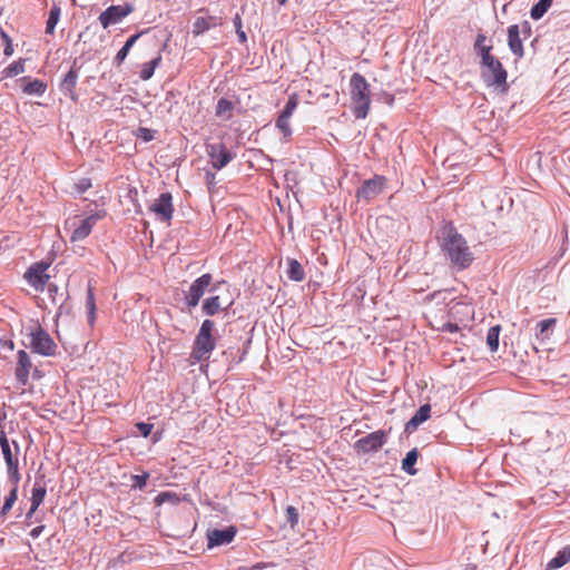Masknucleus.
Segmentation results:
<instances>
[{
	"mask_svg": "<svg viewBox=\"0 0 570 570\" xmlns=\"http://www.w3.org/2000/svg\"><path fill=\"white\" fill-rule=\"evenodd\" d=\"M134 11V7L129 3L124 6H110L99 14V22L104 29L111 24H116Z\"/></svg>",
	"mask_w": 570,
	"mask_h": 570,
	"instance_id": "nucleus-12",
	"label": "nucleus"
},
{
	"mask_svg": "<svg viewBox=\"0 0 570 570\" xmlns=\"http://www.w3.org/2000/svg\"><path fill=\"white\" fill-rule=\"evenodd\" d=\"M236 530L233 527L223 530H212L207 533L208 547L227 544L235 538Z\"/></svg>",
	"mask_w": 570,
	"mask_h": 570,
	"instance_id": "nucleus-17",
	"label": "nucleus"
},
{
	"mask_svg": "<svg viewBox=\"0 0 570 570\" xmlns=\"http://www.w3.org/2000/svg\"><path fill=\"white\" fill-rule=\"evenodd\" d=\"M419 458L417 449H413L406 453L405 458L402 460V469L410 475L416 474V469L414 468Z\"/></svg>",
	"mask_w": 570,
	"mask_h": 570,
	"instance_id": "nucleus-27",
	"label": "nucleus"
},
{
	"mask_svg": "<svg viewBox=\"0 0 570 570\" xmlns=\"http://www.w3.org/2000/svg\"><path fill=\"white\" fill-rule=\"evenodd\" d=\"M206 179H207V183H208V184H212V183H214L215 175H214V174H210V173H207V174H206Z\"/></svg>",
	"mask_w": 570,
	"mask_h": 570,
	"instance_id": "nucleus-50",
	"label": "nucleus"
},
{
	"mask_svg": "<svg viewBox=\"0 0 570 570\" xmlns=\"http://www.w3.org/2000/svg\"><path fill=\"white\" fill-rule=\"evenodd\" d=\"M32 367L30 355L24 350H19L17 353L14 376L21 385H26L28 383Z\"/></svg>",
	"mask_w": 570,
	"mask_h": 570,
	"instance_id": "nucleus-15",
	"label": "nucleus"
},
{
	"mask_svg": "<svg viewBox=\"0 0 570 570\" xmlns=\"http://www.w3.org/2000/svg\"><path fill=\"white\" fill-rule=\"evenodd\" d=\"M0 37L4 45L7 41H12L9 35L3 29H0Z\"/></svg>",
	"mask_w": 570,
	"mask_h": 570,
	"instance_id": "nucleus-48",
	"label": "nucleus"
},
{
	"mask_svg": "<svg viewBox=\"0 0 570 570\" xmlns=\"http://www.w3.org/2000/svg\"><path fill=\"white\" fill-rule=\"evenodd\" d=\"M78 80V72L76 69H70L69 72L65 76L61 82V90L65 94H68L72 100L77 99L75 88Z\"/></svg>",
	"mask_w": 570,
	"mask_h": 570,
	"instance_id": "nucleus-22",
	"label": "nucleus"
},
{
	"mask_svg": "<svg viewBox=\"0 0 570 570\" xmlns=\"http://www.w3.org/2000/svg\"><path fill=\"white\" fill-rule=\"evenodd\" d=\"M215 330V322L205 320L202 323L198 334L194 341L191 356L195 361L202 362L209 358L212 352L216 346V340L213 336Z\"/></svg>",
	"mask_w": 570,
	"mask_h": 570,
	"instance_id": "nucleus-4",
	"label": "nucleus"
},
{
	"mask_svg": "<svg viewBox=\"0 0 570 570\" xmlns=\"http://www.w3.org/2000/svg\"><path fill=\"white\" fill-rule=\"evenodd\" d=\"M45 530V525H38L36 528H33L31 531H30V535L33 538V539H37L41 533L42 531Z\"/></svg>",
	"mask_w": 570,
	"mask_h": 570,
	"instance_id": "nucleus-47",
	"label": "nucleus"
},
{
	"mask_svg": "<svg viewBox=\"0 0 570 570\" xmlns=\"http://www.w3.org/2000/svg\"><path fill=\"white\" fill-rule=\"evenodd\" d=\"M206 153L213 168L219 170L230 163L235 154L229 151L222 142L207 144Z\"/></svg>",
	"mask_w": 570,
	"mask_h": 570,
	"instance_id": "nucleus-8",
	"label": "nucleus"
},
{
	"mask_svg": "<svg viewBox=\"0 0 570 570\" xmlns=\"http://www.w3.org/2000/svg\"><path fill=\"white\" fill-rule=\"evenodd\" d=\"M234 26H235L239 42L245 43L247 41V36L243 31L242 18L238 13L234 17Z\"/></svg>",
	"mask_w": 570,
	"mask_h": 570,
	"instance_id": "nucleus-40",
	"label": "nucleus"
},
{
	"mask_svg": "<svg viewBox=\"0 0 570 570\" xmlns=\"http://www.w3.org/2000/svg\"><path fill=\"white\" fill-rule=\"evenodd\" d=\"M149 479V473L145 472L140 475H132L131 480L134 481L132 487L142 490L146 487L147 480Z\"/></svg>",
	"mask_w": 570,
	"mask_h": 570,
	"instance_id": "nucleus-42",
	"label": "nucleus"
},
{
	"mask_svg": "<svg viewBox=\"0 0 570 570\" xmlns=\"http://www.w3.org/2000/svg\"><path fill=\"white\" fill-rule=\"evenodd\" d=\"M277 1H278V3H279L281 6H284V4L287 2V0H277Z\"/></svg>",
	"mask_w": 570,
	"mask_h": 570,
	"instance_id": "nucleus-52",
	"label": "nucleus"
},
{
	"mask_svg": "<svg viewBox=\"0 0 570 570\" xmlns=\"http://www.w3.org/2000/svg\"><path fill=\"white\" fill-rule=\"evenodd\" d=\"M145 31H141V32H137L135 35H132L127 41L126 43L124 45V47L117 52L116 57H115V60L118 65H120L127 57L129 50L131 49V47L135 45V42L139 39V37L144 33Z\"/></svg>",
	"mask_w": 570,
	"mask_h": 570,
	"instance_id": "nucleus-30",
	"label": "nucleus"
},
{
	"mask_svg": "<svg viewBox=\"0 0 570 570\" xmlns=\"http://www.w3.org/2000/svg\"><path fill=\"white\" fill-rule=\"evenodd\" d=\"M99 218H100V216L96 214V215L88 216L83 219H79L78 223L73 222L72 223L73 230L71 233L70 240L72 243H75V242H80V240L85 239L86 237H88Z\"/></svg>",
	"mask_w": 570,
	"mask_h": 570,
	"instance_id": "nucleus-16",
	"label": "nucleus"
},
{
	"mask_svg": "<svg viewBox=\"0 0 570 570\" xmlns=\"http://www.w3.org/2000/svg\"><path fill=\"white\" fill-rule=\"evenodd\" d=\"M386 441V433L383 430L372 432L362 439L357 440L354 449L360 454H365L372 451H377Z\"/></svg>",
	"mask_w": 570,
	"mask_h": 570,
	"instance_id": "nucleus-13",
	"label": "nucleus"
},
{
	"mask_svg": "<svg viewBox=\"0 0 570 570\" xmlns=\"http://www.w3.org/2000/svg\"><path fill=\"white\" fill-rule=\"evenodd\" d=\"M9 347H10L11 350L13 348V342H12V341L10 342Z\"/></svg>",
	"mask_w": 570,
	"mask_h": 570,
	"instance_id": "nucleus-53",
	"label": "nucleus"
},
{
	"mask_svg": "<svg viewBox=\"0 0 570 570\" xmlns=\"http://www.w3.org/2000/svg\"><path fill=\"white\" fill-rule=\"evenodd\" d=\"M233 108H234V106H233L232 101H229L225 98H220L216 106V116L225 117L226 119H229L232 117Z\"/></svg>",
	"mask_w": 570,
	"mask_h": 570,
	"instance_id": "nucleus-35",
	"label": "nucleus"
},
{
	"mask_svg": "<svg viewBox=\"0 0 570 570\" xmlns=\"http://www.w3.org/2000/svg\"><path fill=\"white\" fill-rule=\"evenodd\" d=\"M298 95L292 94L284 107V109L281 111L276 119V128L283 134L284 137L288 138L292 135V128L289 124V119L292 115L294 114L295 109L298 106Z\"/></svg>",
	"mask_w": 570,
	"mask_h": 570,
	"instance_id": "nucleus-10",
	"label": "nucleus"
},
{
	"mask_svg": "<svg viewBox=\"0 0 570 570\" xmlns=\"http://www.w3.org/2000/svg\"><path fill=\"white\" fill-rule=\"evenodd\" d=\"M35 512H36V511H32V505H31V507H30V509H29V511L27 512L26 519H27V520L31 519V517H33V513H35Z\"/></svg>",
	"mask_w": 570,
	"mask_h": 570,
	"instance_id": "nucleus-51",
	"label": "nucleus"
},
{
	"mask_svg": "<svg viewBox=\"0 0 570 570\" xmlns=\"http://www.w3.org/2000/svg\"><path fill=\"white\" fill-rule=\"evenodd\" d=\"M386 185L384 176L375 175L373 178L365 180L362 186L356 190V198L370 202L377 197Z\"/></svg>",
	"mask_w": 570,
	"mask_h": 570,
	"instance_id": "nucleus-11",
	"label": "nucleus"
},
{
	"mask_svg": "<svg viewBox=\"0 0 570 570\" xmlns=\"http://www.w3.org/2000/svg\"><path fill=\"white\" fill-rule=\"evenodd\" d=\"M48 268V263H36L31 265L24 274L28 284L37 292H42L50 278V275L47 273Z\"/></svg>",
	"mask_w": 570,
	"mask_h": 570,
	"instance_id": "nucleus-9",
	"label": "nucleus"
},
{
	"mask_svg": "<svg viewBox=\"0 0 570 570\" xmlns=\"http://www.w3.org/2000/svg\"><path fill=\"white\" fill-rule=\"evenodd\" d=\"M86 307L88 309V321L92 325L96 318V301L94 287L90 285L87 291Z\"/></svg>",
	"mask_w": 570,
	"mask_h": 570,
	"instance_id": "nucleus-32",
	"label": "nucleus"
},
{
	"mask_svg": "<svg viewBox=\"0 0 570 570\" xmlns=\"http://www.w3.org/2000/svg\"><path fill=\"white\" fill-rule=\"evenodd\" d=\"M287 271L286 274L289 279L295 282H302L305 278V272L301 263L294 258L287 259Z\"/></svg>",
	"mask_w": 570,
	"mask_h": 570,
	"instance_id": "nucleus-24",
	"label": "nucleus"
},
{
	"mask_svg": "<svg viewBox=\"0 0 570 570\" xmlns=\"http://www.w3.org/2000/svg\"><path fill=\"white\" fill-rule=\"evenodd\" d=\"M298 518H299V514H298L297 509L293 505H288L286 508V519L292 528H295L297 525Z\"/></svg>",
	"mask_w": 570,
	"mask_h": 570,
	"instance_id": "nucleus-39",
	"label": "nucleus"
},
{
	"mask_svg": "<svg viewBox=\"0 0 570 570\" xmlns=\"http://www.w3.org/2000/svg\"><path fill=\"white\" fill-rule=\"evenodd\" d=\"M12 445L14 451H12L9 440L4 431L0 432V446L3 454V459L7 465V474L9 480H21V474L19 471V460L18 455L20 452V446L17 441H12Z\"/></svg>",
	"mask_w": 570,
	"mask_h": 570,
	"instance_id": "nucleus-6",
	"label": "nucleus"
},
{
	"mask_svg": "<svg viewBox=\"0 0 570 570\" xmlns=\"http://www.w3.org/2000/svg\"><path fill=\"white\" fill-rule=\"evenodd\" d=\"M149 210L153 212L159 220L169 222L174 214L171 195L169 193L160 194V196L149 206Z\"/></svg>",
	"mask_w": 570,
	"mask_h": 570,
	"instance_id": "nucleus-14",
	"label": "nucleus"
},
{
	"mask_svg": "<svg viewBox=\"0 0 570 570\" xmlns=\"http://www.w3.org/2000/svg\"><path fill=\"white\" fill-rule=\"evenodd\" d=\"M160 62H161V55L159 53L157 57H155L150 61L142 63L141 70H140V78L142 80H149L153 77L155 69L160 65Z\"/></svg>",
	"mask_w": 570,
	"mask_h": 570,
	"instance_id": "nucleus-29",
	"label": "nucleus"
},
{
	"mask_svg": "<svg viewBox=\"0 0 570 570\" xmlns=\"http://www.w3.org/2000/svg\"><path fill=\"white\" fill-rule=\"evenodd\" d=\"M212 282L213 276L209 273H206L190 284L188 291L185 293V303L188 308H194L198 305Z\"/></svg>",
	"mask_w": 570,
	"mask_h": 570,
	"instance_id": "nucleus-7",
	"label": "nucleus"
},
{
	"mask_svg": "<svg viewBox=\"0 0 570 570\" xmlns=\"http://www.w3.org/2000/svg\"><path fill=\"white\" fill-rule=\"evenodd\" d=\"M222 21L217 17L207 16V17H197L193 24V35L199 36L207 30L220 26Z\"/></svg>",
	"mask_w": 570,
	"mask_h": 570,
	"instance_id": "nucleus-20",
	"label": "nucleus"
},
{
	"mask_svg": "<svg viewBox=\"0 0 570 570\" xmlns=\"http://www.w3.org/2000/svg\"><path fill=\"white\" fill-rule=\"evenodd\" d=\"M350 97L355 118H366L371 108V89L365 77L358 72L351 76Z\"/></svg>",
	"mask_w": 570,
	"mask_h": 570,
	"instance_id": "nucleus-3",
	"label": "nucleus"
},
{
	"mask_svg": "<svg viewBox=\"0 0 570 570\" xmlns=\"http://www.w3.org/2000/svg\"><path fill=\"white\" fill-rule=\"evenodd\" d=\"M431 414V406L424 404L415 412L411 420L406 423V430L416 429L420 424L425 422Z\"/></svg>",
	"mask_w": 570,
	"mask_h": 570,
	"instance_id": "nucleus-23",
	"label": "nucleus"
},
{
	"mask_svg": "<svg viewBox=\"0 0 570 570\" xmlns=\"http://www.w3.org/2000/svg\"><path fill=\"white\" fill-rule=\"evenodd\" d=\"M508 46L513 55H515L518 58H522L524 56V48L520 37L519 24H511L508 28Z\"/></svg>",
	"mask_w": 570,
	"mask_h": 570,
	"instance_id": "nucleus-18",
	"label": "nucleus"
},
{
	"mask_svg": "<svg viewBox=\"0 0 570 570\" xmlns=\"http://www.w3.org/2000/svg\"><path fill=\"white\" fill-rule=\"evenodd\" d=\"M28 337L32 352L43 356H53L56 354L57 344L39 324L29 327Z\"/></svg>",
	"mask_w": 570,
	"mask_h": 570,
	"instance_id": "nucleus-5",
	"label": "nucleus"
},
{
	"mask_svg": "<svg viewBox=\"0 0 570 570\" xmlns=\"http://www.w3.org/2000/svg\"><path fill=\"white\" fill-rule=\"evenodd\" d=\"M441 247L453 268L460 271L466 269L474 261L473 253L471 252L465 238L452 226L444 230Z\"/></svg>",
	"mask_w": 570,
	"mask_h": 570,
	"instance_id": "nucleus-2",
	"label": "nucleus"
},
{
	"mask_svg": "<svg viewBox=\"0 0 570 570\" xmlns=\"http://www.w3.org/2000/svg\"><path fill=\"white\" fill-rule=\"evenodd\" d=\"M551 4L552 0H539V2L531 8V18L534 20L542 18Z\"/></svg>",
	"mask_w": 570,
	"mask_h": 570,
	"instance_id": "nucleus-33",
	"label": "nucleus"
},
{
	"mask_svg": "<svg viewBox=\"0 0 570 570\" xmlns=\"http://www.w3.org/2000/svg\"><path fill=\"white\" fill-rule=\"evenodd\" d=\"M26 61L27 59L19 58L18 60L10 63L1 71V79L12 78L23 73L26 70Z\"/></svg>",
	"mask_w": 570,
	"mask_h": 570,
	"instance_id": "nucleus-25",
	"label": "nucleus"
},
{
	"mask_svg": "<svg viewBox=\"0 0 570 570\" xmlns=\"http://www.w3.org/2000/svg\"><path fill=\"white\" fill-rule=\"evenodd\" d=\"M136 137L147 142L154 139V131L146 127H139L136 131Z\"/></svg>",
	"mask_w": 570,
	"mask_h": 570,
	"instance_id": "nucleus-43",
	"label": "nucleus"
},
{
	"mask_svg": "<svg viewBox=\"0 0 570 570\" xmlns=\"http://www.w3.org/2000/svg\"><path fill=\"white\" fill-rule=\"evenodd\" d=\"M570 561V556L567 553V549L563 548L562 550H560L557 556L554 558H552L548 564H547V569L548 570H552V569H558V568H561L562 566H564L566 563H568Z\"/></svg>",
	"mask_w": 570,
	"mask_h": 570,
	"instance_id": "nucleus-31",
	"label": "nucleus"
},
{
	"mask_svg": "<svg viewBox=\"0 0 570 570\" xmlns=\"http://www.w3.org/2000/svg\"><path fill=\"white\" fill-rule=\"evenodd\" d=\"M11 488L9 492L3 498V504L0 507V514L6 517L10 510L12 509L13 504L16 503L18 499V488L20 480H9Z\"/></svg>",
	"mask_w": 570,
	"mask_h": 570,
	"instance_id": "nucleus-21",
	"label": "nucleus"
},
{
	"mask_svg": "<svg viewBox=\"0 0 570 570\" xmlns=\"http://www.w3.org/2000/svg\"><path fill=\"white\" fill-rule=\"evenodd\" d=\"M91 187L90 178H81L73 185L75 193L81 195L87 191Z\"/></svg>",
	"mask_w": 570,
	"mask_h": 570,
	"instance_id": "nucleus-41",
	"label": "nucleus"
},
{
	"mask_svg": "<svg viewBox=\"0 0 570 570\" xmlns=\"http://www.w3.org/2000/svg\"><path fill=\"white\" fill-rule=\"evenodd\" d=\"M487 37L479 33L475 39L474 50L481 58V75L488 86L507 88L508 72L501 61L492 55V46L485 45Z\"/></svg>",
	"mask_w": 570,
	"mask_h": 570,
	"instance_id": "nucleus-1",
	"label": "nucleus"
},
{
	"mask_svg": "<svg viewBox=\"0 0 570 570\" xmlns=\"http://www.w3.org/2000/svg\"><path fill=\"white\" fill-rule=\"evenodd\" d=\"M155 504L156 505H161L164 503H171V504H178L180 502V498L178 494L174 493V492H169V491H164V492H160L156 498H155Z\"/></svg>",
	"mask_w": 570,
	"mask_h": 570,
	"instance_id": "nucleus-36",
	"label": "nucleus"
},
{
	"mask_svg": "<svg viewBox=\"0 0 570 570\" xmlns=\"http://www.w3.org/2000/svg\"><path fill=\"white\" fill-rule=\"evenodd\" d=\"M520 27V33L522 32L524 36V39L529 38L531 36V26L528 21H523Z\"/></svg>",
	"mask_w": 570,
	"mask_h": 570,
	"instance_id": "nucleus-45",
	"label": "nucleus"
},
{
	"mask_svg": "<svg viewBox=\"0 0 570 570\" xmlns=\"http://www.w3.org/2000/svg\"><path fill=\"white\" fill-rule=\"evenodd\" d=\"M500 326H492L489 328L487 334V344L491 352H497L499 347V335H500Z\"/></svg>",
	"mask_w": 570,
	"mask_h": 570,
	"instance_id": "nucleus-34",
	"label": "nucleus"
},
{
	"mask_svg": "<svg viewBox=\"0 0 570 570\" xmlns=\"http://www.w3.org/2000/svg\"><path fill=\"white\" fill-rule=\"evenodd\" d=\"M20 87L23 94L29 96H41L47 90V85L40 79H31L30 77H22L19 79Z\"/></svg>",
	"mask_w": 570,
	"mask_h": 570,
	"instance_id": "nucleus-19",
	"label": "nucleus"
},
{
	"mask_svg": "<svg viewBox=\"0 0 570 570\" xmlns=\"http://www.w3.org/2000/svg\"><path fill=\"white\" fill-rule=\"evenodd\" d=\"M202 309L208 316L216 315L222 309L220 297L213 295L204 299Z\"/></svg>",
	"mask_w": 570,
	"mask_h": 570,
	"instance_id": "nucleus-26",
	"label": "nucleus"
},
{
	"mask_svg": "<svg viewBox=\"0 0 570 570\" xmlns=\"http://www.w3.org/2000/svg\"><path fill=\"white\" fill-rule=\"evenodd\" d=\"M556 318H546L538 323L539 333L537 334L540 338H546V332L552 328L556 325Z\"/></svg>",
	"mask_w": 570,
	"mask_h": 570,
	"instance_id": "nucleus-38",
	"label": "nucleus"
},
{
	"mask_svg": "<svg viewBox=\"0 0 570 570\" xmlns=\"http://www.w3.org/2000/svg\"><path fill=\"white\" fill-rule=\"evenodd\" d=\"M46 493V487L39 482H36L31 492L32 511H37V509L40 507L45 500Z\"/></svg>",
	"mask_w": 570,
	"mask_h": 570,
	"instance_id": "nucleus-28",
	"label": "nucleus"
},
{
	"mask_svg": "<svg viewBox=\"0 0 570 570\" xmlns=\"http://www.w3.org/2000/svg\"><path fill=\"white\" fill-rule=\"evenodd\" d=\"M445 328H446L448 331H450V332H456V331L459 330V327H458V325H456V324H451V323L446 324V325H445Z\"/></svg>",
	"mask_w": 570,
	"mask_h": 570,
	"instance_id": "nucleus-49",
	"label": "nucleus"
},
{
	"mask_svg": "<svg viewBox=\"0 0 570 570\" xmlns=\"http://www.w3.org/2000/svg\"><path fill=\"white\" fill-rule=\"evenodd\" d=\"M3 53L6 57H11L13 55V45L12 41H7L4 45Z\"/></svg>",
	"mask_w": 570,
	"mask_h": 570,
	"instance_id": "nucleus-46",
	"label": "nucleus"
},
{
	"mask_svg": "<svg viewBox=\"0 0 570 570\" xmlns=\"http://www.w3.org/2000/svg\"><path fill=\"white\" fill-rule=\"evenodd\" d=\"M136 428L139 430L142 436L147 438L151 433L154 425L149 423L139 422L136 424Z\"/></svg>",
	"mask_w": 570,
	"mask_h": 570,
	"instance_id": "nucleus-44",
	"label": "nucleus"
},
{
	"mask_svg": "<svg viewBox=\"0 0 570 570\" xmlns=\"http://www.w3.org/2000/svg\"><path fill=\"white\" fill-rule=\"evenodd\" d=\"M60 18V8L58 6H53L50 10L49 18L47 20L46 33L53 35L55 28Z\"/></svg>",
	"mask_w": 570,
	"mask_h": 570,
	"instance_id": "nucleus-37",
	"label": "nucleus"
}]
</instances>
